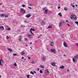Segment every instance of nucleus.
I'll list each match as a JSON object with an SVG mask.
<instances>
[{"mask_svg": "<svg viewBox=\"0 0 78 78\" xmlns=\"http://www.w3.org/2000/svg\"><path fill=\"white\" fill-rule=\"evenodd\" d=\"M58 9H60V7L58 6Z\"/></svg>", "mask_w": 78, "mask_h": 78, "instance_id": "obj_50", "label": "nucleus"}, {"mask_svg": "<svg viewBox=\"0 0 78 78\" xmlns=\"http://www.w3.org/2000/svg\"><path fill=\"white\" fill-rule=\"evenodd\" d=\"M21 78H23V77H21Z\"/></svg>", "mask_w": 78, "mask_h": 78, "instance_id": "obj_64", "label": "nucleus"}, {"mask_svg": "<svg viewBox=\"0 0 78 78\" xmlns=\"http://www.w3.org/2000/svg\"><path fill=\"white\" fill-rule=\"evenodd\" d=\"M24 61H26V58H25L24 60Z\"/></svg>", "mask_w": 78, "mask_h": 78, "instance_id": "obj_56", "label": "nucleus"}, {"mask_svg": "<svg viewBox=\"0 0 78 78\" xmlns=\"http://www.w3.org/2000/svg\"><path fill=\"white\" fill-rule=\"evenodd\" d=\"M73 62H75V59L74 58H73Z\"/></svg>", "mask_w": 78, "mask_h": 78, "instance_id": "obj_24", "label": "nucleus"}, {"mask_svg": "<svg viewBox=\"0 0 78 78\" xmlns=\"http://www.w3.org/2000/svg\"><path fill=\"white\" fill-rule=\"evenodd\" d=\"M76 7H78V5H76Z\"/></svg>", "mask_w": 78, "mask_h": 78, "instance_id": "obj_55", "label": "nucleus"}, {"mask_svg": "<svg viewBox=\"0 0 78 78\" xmlns=\"http://www.w3.org/2000/svg\"><path fill=\"white\" fill-rule=\"evenodd\" d=\"M35 31V29H33L32 28H31L30 29V32L31 34H32L33 35H34V34L32 32V31Z\"/></svg>", "mask_w": 78, "mask_h": 78, "instance_id": "obj_2", "label": "nucleus"}, {"mask_svg": "<svg viewBox=\"0 0 78 78\" xmlns=\"http://www.w3.org/2000/svg\"><path fill=\"white\" fill-rule=\"evenodd\" d=\"M51 52H53V53H56V51H55V50L53 49H52L51 50Z\"/></svg>", "mask_w": 78, "mask_h": 78, "instance_id": "obj_5", "label": "nucleus"}, {"mask_svg": "<svg viewBox=\"0 0 78 78\" xmlns=\"http://www.w3.org/2000/svg\"><path fill=\"white\" fill-rule=\"evenodd\" d=\"M13 55L14 56H17V54H13Z\"/></svg>", "mask_w": 78, "mask_h": 78, "instance_id": "obj_36", "label": "nucleus"}, {"mask_svg": "<svg viewBox=\"0 0 78 78\" xmlns=\"http://www.w3.org/2000/svg\"><path fill=\"white\" fill-rule=\"evenodd\" d=\"M41 60L42 61H45V58H43L41 59Z\"/></svg>", "mask_w": 78, "mask_h": 78, "instance_id": "obj_20", "label": "nucleus"}, {"mask_svg": "<svg viewBox=\"0 0 78 78\" xmlns=\"http://www.w3.org/2000/svg\"><path fill=\"white\" fill-rule=\"evenodd\" d=\"M67 25L68 26V27H70V25H69V23H67Z\"/></svg>", "mask_w": 78, "mask_h": 78, "instance_id": "obj_47", "label": "nucleus"}, {"mask_svg": "<svg viewBox=\"0 0 78 78\" xmlns=\"http://www.w3.org/2000/svg\"><path fill=\"white\" fill-rule=\"evenodd\" d=\"M71 16L70 17L71 19L72 20L73 19H72L73 18L75 20H76V17L75 15L72 14Z\"/></svg>", "mask_w": 78, "mask_h": 78, "instance_id": "obj_1", "label": "nucleus"}, {"mask_svg": "<svg viewBox=\"0 0 78 78\" xmlns=\"http://www.w3.org/2000/svg\"><path fill=\"white\" fill-rule=\"evenodd\" d=\"M30 73L31 74H32V75H34V73L32 71H30Z\"/></svg>", "mask_w": 78, "mask_h": 78, "instance_id": "obj_19", "label": "nucleus"}, {"mask_svg": "<svg viewBox=\"0 0 78 78\" xmlns=\"http://www.w3.org/2000/svg\"><path fill=\"white\" fill-rule=\"evenodd\" d=\"M45 9H43V10H45Z\"/></svg>", "mask_w": 78, "mask_h": 78, "instance_id": "obj_61", "label": "nucleus"}, {"mask_svg": "<svg viewBox=\"0 0 78 78\" xmlns=\"http://www.w3.org/2000/svg\"><path fill=\"white\" fill-rule=\"evenodd\" d=\"M67 71L68 72H69V70H68V69H67Z\"/></svg>", "mask_w": 78, "mask_h": 78, "instance_id": "obj_49", "label": "nucleus"}, {"mask_svg": "<svg viewBox=\"0 0 78 78\" xmlns=\"http://www.w3.org/2000/svg\"><path fill=\"white\" fill-rule=\"evenodd\" d=\"M8 30H10V28H8L7 29Z\"/></svg>", "mask_w": 78, "mask_h": 78, "instance_id": "obj_48", "label": "nucleus"}, {"mask_svg": "<svg viewBox=\"0 0 78 78\" xmlns=\"http://www.w3.org/2000/svg\"><path fill=\"white\" fill-rule=\"evenodd\" d=\"M8 50H9V51H10V52L12 51V49H11L8 48Z\"/></svg>", "mask_w": 78, "mask_h": 78, "instance_id": "obj_23", "label": "nucleus"}, {"mask_svg": "<svg viewBox=\"0 0 78 78\" xmlns=\"http://www.w3.org/2000/svg\"><path fill=\"white\" fill-rule=\"evenodd\" d=\"M42 72H43V71H42V70H40V73H42Z\"/></svg>", "mask_w": 78, "mask_h": 78, "instance_id": "obj_25", "label": "nucleus"}, {"mask_svg": "<svg viewBox=\"0 0 78 78\" xmlns=\"http://www.w3.org/2000/svg\"><path fill=\"white\" fill-rule=\"evenodd\" d=\"M36 42H37V41H36Z\"/></svg>", "mask_w": 78, "mask_h": 78, "instance_id": "obj_63", "label": "nucleus"}, {"mask_svg": "<svg viewBox=\"0 0 78 78\" xmlns=\"http://www.w3.org/2000/svg\"><path fill=\"white\" fill-rule=\"evenodd\" d=\"M33 73H35V74H36V72L35 71H33Z\"/></svg>", "mask_w": 78, "mask_h": 78, "instance_id": "obj_32", "label": "nucleus"}, {"mask_svg": "<svg viewBox=\"0 0 78 78\" xmlns=\"http://www.w3.org/2000/svg\"><path fill=\"white\" fill-rule=\"evenodd\" d=\"M45 12H47V11H48V10L47 9H46V10H45Z\"/></svg>", "mask_w": 78, "mask_h": 78, "instance_id": "obj_39", "label": "nucleus"}, {"mask_svg": "<svg viewBox=\"0 0 78 78\" xmlns=\"http://www.w3.org/2000/svg\"><path fill=\"white\" fill-rule=\"evenodd\" d=\"M40 35L41 36H42V34H40Z\"/></svg>", "mask_w": 78, "mask_h": 78, "instance_id": "obj_60", "label": "nucleus"}, {"mask_svg": "<svg viewBox=\"0 0 78 78\" xmlns=\"http://www.w3.org/2000/svg\"><path fill=\"white\" fill-rule=\"evenodd\" d=\"M21 12H22V13H24V14H25L26 12L25 10H23L22 9H21Z\"/></svg>", "mask_w": 78, "mask_h": 78, "instance_id": "obj_6", "label": "nucleus"}, {"mask_svg": "<svg viewBox=\"0 0 78 78\" xmlns=\"http://www.w3.org/2000/svg\"><path fill=\"white\" fill-rule=\"evenodd\" d=\"M43 58H44V59H45V58H46V57L45 56H44Z\"/></svg>", "mask_w": 78, "mask_h": 78, "instance_id": "obj_42", "label": "nucleus"}, {"mask_svg": "<svg viewBox=\"0 0 78 78\" xmlns=\"http://www.w3.org/2000/svg\"><path fill=\"white\" fill-rule=\"evenodd\" d=\"M48 28H50L51 29V28H52V26H49L48 27Z\"/></svg>", "mask_w": 78, "mask_h": 78, "instance_id": "obj_18", "label": "nucleus"}, {"mask_svg": "<svg viewBox=\"0 0 78 78\" xmlns=\"http://www.w3.org/2000/svg\"><path fill=\"white\" fill-rule=\"evenodd\" d=\"M27 78H29V77H30V75H27Z\"/></svg>", "mask_w": 78, "mask_h": 78, "instance_id": "obj_41", "label": "nucleus"}, {"mask_svg": "<svg viewBox=\"0 0 78 78\" xmlns=\"http://www.w3.org/2000/svg\"><path fill=\"white\" fill-rule=\"evenodd\" d=\"M60 23H61L62 24V23H64V22L62 21V22H61Z\"/></svg>", "mask_w": 78, "mask_h": 78, "instance_id": "obj_40", "label": "nucleus"}, {"mask_svg": "<svg viewBox=\"0 0 78 78\" xmlns=\"http://www.w3.org/2000/svg\"><path fill=\"white\" fill-rule=\"evenodd\" d=\"M19 40L20 41L22 40V37H21V36H19Z\"/></svg>", "mask_w": 78, "mask_h": 78, "instance_id": "obj_8", "label": "nucleus"}, {"mask_svg": "<svg viewBox=\"0 0 78 78\" xmlns=\"http://www.w3.org/2000/svg\"><path fill=\"white\" fill-rule=\"evenodd\" d=\"M25 27V26H24V25H22L21 26V27Z\"/></svg>", "mask_w": 78, "mask_h": 78, "instance_id": "obj_38", "label": "nucleus"}, {"mask_svg": "<svg viewBox=\"0 0 78 78\" xmlns=\"http://www.w3.org/2000/svg\"><path fill=\"white\" fill-rule=\"evenodd\" d=\"M24 22H25V23H29V22L26 21H25Z\"/></svg>", "mask_w": 78, "mask_h": 78, "instance_id": "obj_44", "label": "nucleus"}, {"mask_svg": "<svg viewBox=\"0 0 78 78\" xmlns=\"http://www.w3.org/2000/svg\"><path fill=\"white\" fill-rule=\"evenodd\" d=\"M63 45L64 46V47H67V44H66V43L64 42L63 43Z\"/></svg>", "mask_w": 78, "mask_h": 78, "instance_id": "obj_11", "label": "nucleus"}, {"mask_svg": "<svg viewBox=\"0 0 78 78\" xmlns=\"http://www.w3.org/2000/svg\"><path fill=\"white\" fill-rule=\"evenodd\" d=\"M25 40L26 41H28V39H27V38H25Z\"/></svg>", "mask_w": 78, "mask_h": 78, "instance_id": "obj_46", "label": "nucleus"}, {"mask_svg": "<svg viewBox=\"0 0 78 78\" xmlns=\"http://www.w3.org/2000/svg\"><path fill=\"white\" fill-rule=\"evenodd\" d=\"M27 35L29 37H31V36H32V35L30 34H27Z\"/></svg>", "mask_w": 78, "mask_h": 78, "instance_id": "obj_15", "label": "nucleus"}, {"mask_svg": "<svg viewBox=\"0 0 78 78\" xmlns=\"http://www.w3.org/2000/svg\"><path fill=\"white\" fill-rule=\"evenodd\" d=\"M40 37H40V36H38V38H40Z\"/></svg>", "mask_w": 78, "mask_h": 78, "instance_id": "obj_54", "label": "nucleus"}, {"mask_svg": "<svg viewBox=\"0 0 78 78\" xmlns=\"http://www.w3.org/2000/svg\"><path fill=\"white\" fill-rule=\"evenodd\" d=\"M41 24L42 25H44V24H45V23L44 22H42Z\"/></svg>", "mask_w": 78, "mask_h": 78, "instance_id": "obj_33", "label": "nucleus"}, {"mask_svg": "<svg viewBox=\"0 0 78 78\" xmlns=\"http://www.w3.org/2000/svg\"><path fill=\"white\" fill-rule=\"evenodd\" d=\"M51 45V47L53 46L54 45V43L52 42H51V44H50Z\"/></svg>", "mask_w": 78, "mask_h": 78, "instance_id": "obj_10", "label": "nucleus"}, {"mask_svg": "<svg viewBox=\"0 0 78 78\" xmlns=\"http://www.w3.org/2000/svg\"><path fill=\"white\" fill-rule=\"evenodd\" d=\"M22 55H24L25 54V52H24V51L21 52Z\"/></svg>", "mask_w": 78, "mask_h": 78, "instance_id": "obj_9", "label": "nucleus"}, {"mask_svg": "<svg viewBox=\"0 0 78 78\" xmlns=\"http://www.w3.org/2000/svg\"><path fill=\"white\" fill-rule=\"evenodd\" d=\"M31 44H32V42H30V44L31 45Z\"/></svg>", "mask_w": 78, "mask_h": 78, "instance_id": "obj_53", "label": "nucleus"}, {"mask_svg": "<svg viewBox=\"0 0 78 78\" xmlns=\"http://www.w3.org/2000/svg\"><path fill=\"white\" fill-rule=\"evenodd\" d=\"M78 55L77 54L76 55L75 57V58H78Z\"/></svg>", "mask_w": 78, "mask_h": 78, "instance_id": "obj_22", "label": "nucleus"}, {"mask_svg": "<svg viewBox=\"0 0 78 78\" xmlns=\"http://www.w3.org/2000/svg\"><path fill=\"white\" fill-rule=\"evenodd\" d=\"M75 44L76 45L77 47L78 48V43H75Z\"/></svg>", "mask_w": 78, "mask_h": 78, "instance_id": "obj_27", "label": "nucleus"}, {"mask_svg": "<svg viewBox=\"0 0 78 78\" xmlns=\"http://www.w3.org/2000/svg\"><path fill=\"white\" fill-rule=\"evenodd\" d=\"M64 56L65 57H66V55H64Z\"/></svg>", "mask_w": 78, "mask_h": 78, "instance_id": "obj_52", "label": "nucleus"}, {"mask_svg": "<svg viewBox=\"0 0 78 78\" xmlns=\"http://www.w3.org/2000/svg\"><path fill=\"white\" fill-rule=\"evenodd\" d=\"M28 58L29 59H31V58L30 57H28Z\"/></svg>", "mask_w": 78, "mask_h": 78, "instance_id": "obj_45", "label": "nucleus"}, {"mask_svg": "<svg viewBox=\"0 0 78 78\" xmlns=\"http://www.w3.org/2000/svg\"><path fill=\"white\" fill-rule=\"evenodd\" d=\"M22 7L23 8H24L25 6V5H24L23 4L22 5Z\"/></svg>", "mask_w": 78, "mask_h": 78, "instance_id": "obj_34", "label": "nucleus"}, {"mask_svg": "<svg viewBox=\"0 0 78 78\" xmlns=\"http://www.w3.org/2000/svg\"><path fill=\"white\" fill-rule=\"evenodd\" d=\"M19 50H20V49H19Z\"/></svg>", "mask_w": 78, "mask_h": 78, "instance_id": "obj_62", "label": "nucleus"}, {"mask_svg": "<svg viewBox=\"0 0 78 78\" xmlns=\"http://www.w3.org/2000/svg\"><path fill=\"white\" fill-rule=\"evenodd\" d=\"M51 64L53 66H55V63H51Z\"/></svg>", "mask_w": 78, "mask_h": 78, "instance_id": "obj_12", "label": "nucleus"}, {"mask_svg": "<svg viewBox=\"0 0 78 78\" xmlns=\"http://www.w3.org/2000/svg\"><path fill=\"white\" fill-rule=\"evenodd\" d=\"M37 70H38V71H39V69H37Z\"/></svg>", "mask_w": 78, "mask_h": 78, "instance_id": "obj_59", "label": "nucleus"}, {"mask_svg": "<svg viewBox=\"0 0 78 78\" xmlns=\"http://www.w3.org/2000/svg\"><path fill=\"white\" fill-rule=\"evenodd\" d=\"M60 69H64V66H62L60 67Z\"/></svg>", "mask_w": 78, "mask_h": 78, "instance_id": "obj_14", "label": "nucleus"}, {"mask_svg": "<svg viewBox=\"0 0 78 78\" xmlns=\"http://www.w3.org/2000/svg\"><path fill=\"white\" fill-rule=\"evenodd\" d=\"M75 23L76 24H77L78 26V21H76L75 22Z\"/></svg>", "mask_w": 78, "mask_h": 78, "instance_id": "obj_29", "label": "nucleus"}, {"mask_svg": "<svg viewBox=\"0 0 78 78\" xmlns=\"http://www.w3.org/2000/svg\"><path fill=\"white\" fill-rule=\"evenodd\" d=\"M66 22H68V21H67V20H66Z\"/></svg>", "mask_w": 78, "mask_h": 78, "instance_id": "obj_57", "label": "nucleus"}, {"mask_svg": "<svg viewBox=\"0 0 78 78\" xmlns=\"http://www.w3.org/2000/svg\"><path fill=\"white\" fill-rule=\"evenodd\" d=\"M6 37L7 39H9V37H8V36H7Z\"/></svg>", "mask_w": 78, "mask_h": 78, "instance_id": "obj_31", "label": "nucleus"}, {"mask_svg": "<svg viewBox=\"0 0 78 78\" xmlns=\"http://www.w3.org/2000/svg\"><path fill=\"white\" fill-rule=\"evenodd\" d=\"M41 68H44V66L42 65L41 66Z\"/></svg>", "mask_w": 78, "mask_h": 78, "instance_id": "obj_28", "label": "nucleus"}, {"mask_svg": "<svg viewBox=\"0 0 78 78\" xmlns=\"http://www.w3.org/2000/svg\"><path fill=\"white\" fill-rule=\"evenodd\" d=\"M1 17H8V15L5 14H2L1 15Z\"/></svg>", "mask_w": 78, "mask_h": 78, "instance_id": "obj_3", "label": "nucleus"}, {"mask_svg": "<svg viewBox=\"0 0 78 78\" xmlns=\"http://www.w3.org/2000/svg\"><path fill=\"white\" fill-rule=\"evenodd\" d=\"M61 25H62V24L61 23H60L59 25V27H61Z\"/></svg>", "mask_w": 78, "mask_h": 78, "instance_id": "obj_30", "label": "nucleus"}, {"mask_svg": "<svg viewBox=\"0 0 78 78\" xmlns=\"http://www.w3.org/2000/svg\"><path fill=\"white\" fill-rule=\"evenodd\" d=\"M58 15L60 16V17H61L62 16V14H61V13L60 12L58 14Z\"/></svg>", "mask_w": 78, "mask_h": 78, "instance_id": "obj_17", "label": "nucleus"}, {"mask_svg": "<svg viewBox=\"0 0 78 78\" xmlns=\"http://www.w3.org/2000/svg\"><path fill=\"white\" fill-rule=\"evenodd\" d=\"M0 28H1V30H4V27L3 26H0Z\"/></svg>", "mask_w": 78, "mask_h": 78, "instance_id": "obj_13", "label": "nucleus"}, {"mask_svg": "<svg viewBox=\"0 0 78 78\" xmlns=\"http://www.w3.org/2000/svg\"><path fill=\"white\" fill-rule=\"evenodd\" d=\"M28 8H29V9H31V7H28Z\"/></svg>", "mask_w": 78, "mask_h": 78, "instance_id": "obj_37", "label": "nucleus"}, {"mask_svg": "<svg viewBox=\"0 0 78 78\" xmlns=\"http://www.w3.org/2000/svg\"><path fill=\"white\" fill-rule=\"evenodd\" d=\"M21 59H24V58L23 57H22Z\"/></svg>", "mask_w": 78, "mask_h": 78, "instance_id": "obj_51", "label": "nucleus"}, {"mask_svg": "<svg viewBox=\"0 0 78 78\" xmlns=\"http://www.w3.org/2000/svg\"><path fill=\"white\" fill-rule=\"evenodd\" d=\"M71 6H72V7H73V8H75V5H73V4H71Z\"/></svg>", "mask_w": 78, "mask_h": 78, "instance_id": "obj_16", "label": "nucleus"}, {"mask_svg": "<svg viewBox=\"0 0 78 78\" xmlns=\"http://www.w3.org/2000/svg\"><path fill=\"white\" fill-rule=\"evenodd\" d=\"M2 63H3V60H0V66L2 65Z\"/></svg>", "mask_w": 78, "mask_h": 78, "instance_id": "obj_7", "label": "nucleus"}, {"mask_svg": "<svg viewBox=\"0 0 78 78\" xmlns=\"http://www.w3.org/2000/svg\"><path fill=\"white\" fill-rule=\"evenodd\" d=\"M25 46L26 47H28V45H25Z\"/></svg>", "mask_w": 78, "mask_h": 78, "instance_id": "obj_58", "label": "nucleus"}, {"mask_svg": "<svg viewBox=\"0 0 78 78\" xmlns=\"http://www.w3.org/2000/svg\"><path fill=\"white\" fill-rule=\"evenodd\" d=\"M46 71L47 72V75H48V74H49L50 73L49 72V71H48V70H46Z\"/></svg>", "mask_w": 78, "mask_h": 78, "instance_id": "obj_21", "label": "nucleus"}, {"mask_svg": "<svg viewBox=\"0 0 78 78\" xmlns=\"http://www.w3.org/2000/svg\"><path fill=\"white\" fill-rule=\"evenodd\" d=\"M64 9L65 10V11H67V8Z\"/></svg>", "mask_w": 78, "mask_h": 78, "instance_id": "obj_43", "label": "nucleus"}, {"mask_svg": "<svg viewBox=\"0 0 78 78\" xmlns=\"http://www.w3.org/2000/svg\"><path fill=\"white\" fill-rule=\"evenodd\" d=\"M31 63L32 64H35V62H34L32 61Z\"/></svg>", "mask_w": 78, "mask_h": 78, "instance_id": "obj_35", "label": "nucleus"}, {"mask_svg": "<svg viewBox=\"0 0 78 78\" xmlns=\"http://www.w3.org/2000/svg\"><path fill=\"white\" fill-rule=\"evenodd\" d=\"M14 65L15 66V67H16L17 66V64H16V63H15L14 64Z\"/></svg>", "mask_w": 78, "mask_h": 78, "instance_id": "obj_26", "label": "nucleus"}, {"mask_svg": "<svg viewBox=\"0 0 78 78\" xmlns=\"http://www.w3.org/2000/svg\"><path fill=\"white\" fill-rule=\"evenodd\" d=\"M31 15L30 14H27L26 16V17H27V18H29L30 17H31Z\"/></svg>", "mask_w": 78, "mask_h": 78, "instance_id": "obj_4", "label": "nucleus"}]
</instances>
